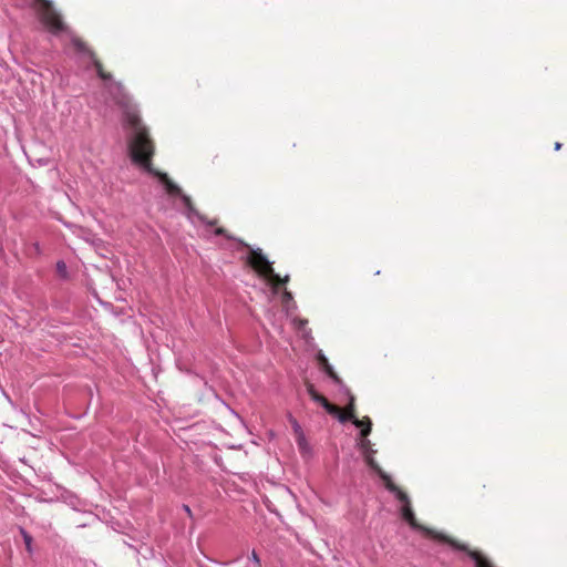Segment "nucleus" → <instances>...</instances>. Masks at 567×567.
Here are the masks:
<instances>
[{
	"instance_id": "nucleus-15",
	"label": "nucleus",
	"mask_w": 567,
	"mask_h": 567,
	"mask_svg": "<svg viewBox=\"0 0 567 567\" xmlns=\"http://www.w3.org/2000/svg\"><path fill=\"white\" fill-rule=\"evenodd\" d=\"M21 534L23 536V540H24L27 550L29 553H31L32 551V548H31L32 537L24 529H21Z\"/></svg>"
},
{
	"instance_id": "nucleus-2",
	"label": "nucleus",
	"mask_w": 567,
	"mask_h": 567,
	"mask_svg": "<svg viewBox=\"0 0 567 567\" xmlns=\"http://www.w3.org/2000/svg\"><path fill=\"white\" fill-rule=\"evenodd\" d=\"M249 262L250 269L255 270L257 275L270 286L271 295H276L278 292V286L280 284H286L289 280L288 275L281 278L275 272L272 262L267 259L260 248H252L250 246Z\"/></svg>"
},
{
	"instance_id": "nucleus-16",
	"label": "nucleus",
	"mask_w": 567,
	"mask_h": 567,
	"mask_svg": "<svg viewBox=\"0 0 567 567\" xmlns=\"http://www.w3.org/2000/svg\"><path fill=\"white\" fill-rule=\"evenodd\" d=\"M56 270L61 276L66 275V265L64 261H58L56 264Z\"/></svg>"
},
{
	"instance_id": "nucleus-23",
	"label": "nucleus",
	"mask_w": 567,
	"mask_h": 567,
	"mask_svg": "<svg viewBox=\"0 0 567 567\" xmlns=\"http://www.w3.org/2000/svg\"><path fill=\"white\" fill-rule=\"evenodd\" d=\"M209 225H215L216 224V220H212V221H208Z\"/></svg>"
},
{
	"instance_id": "nucleus-5",
	"label": "nucleus",
	"mask_w": 567,
	"mask_h": 567,
	"mask_svg": "<svg viewBox=\"0 0 567 567\" xmlns=\"http://www.w3.org/2000/svg\"><path fill=\"white\" fill-rule=\"evenodd\" d=\"M73 45L74 48L79 51V52H82V53H85L90 56V59L92 60L95 69H96V72L99 74V76L103 80H111L112 78V74L110 72H106L104 70V66L102 64V62L100 61V59L96 56L95 52L92 51L87 43L85 41H83L82 39H74L73 40Z\"/></svg>"
},
{
	"instance_id": "nucleus-4",
	"label": "nucleus",
	"mask_w": 567,
	"mask_h": 567,
	"mask_svg": "<svg viewBox=\"0 0 567 567\" xmlns=\"http://www.w3.org/2000/svg\"><path fill=\"white\" fill-rule=\"evenodd\" d=\"M386 489L394 494L396 499L403 504L401 509L402 517L413 529L423 530L429 535L433 534L430 529L417 524L414 513L411 508L410 498L404 492H402L394 483L386 484Z\"/></svg>"
},
{
	"instance_id": "nucleus-8",
	"label": "nucleus",
	"mask_w": 567,
	"mask_h": 567,
	"mask_svg": "<svg viewBox=\"0 0 567 567\" xmlns=\"http://www.w3.org/2000/svg\"><path fill=\"white\" fill-rule=\"evenodd\" d=\"M307 392L310 398L315 402L319 403L328 413L333 414L334 412H338V409L330 404L323 395L319 394L312 384L307 385Z\"/></svg>"
},
{
	"instance_id": "nucleus-19",
	"label": "nucleus",
	"mask_w": 567,
	"mask_h": 567,
	"mask_svg": "<svg viewBox=\"0 0 567 567\" xmlns=\"http://www.w3.org/2000/svg\"><path fill=\"white\" fill-rule=\"evenodd\" d=\"M250 559H251V560H254V561H255V563H257V564H259V563H260V560H259V558H258V556H257V554H256V551H255V550H251V551H250Z\"/></svg>"
},
{
	"instance_id": "nucleus-21",
	"label": "nucleus",
	"mask_w": 567,
	"mask_h": 567,
	"mask_svg": "<svg viewBox=\"0 0 567 567\" xmlns=\"http://www.w3.org/2000/svg\"><path fill=\"white\" fill-rule=\"evenodd\" d=\"M561 148V143L556 142L555 143V151H559Z\"/></svg>"
},
{
	"instance_id": "nucleus-7",
	"label": "nucleus",
	"mask_w": 567,
	"mask_h": 567,
	"mask_svg": "<svg viewBox=\"0 0 567 567\" xmlns=\"http://www.w3.org/2000/svg\"><path fill=\"white\" fill-rule=\"evenodd\" d=\"M333 414H338V420L341 423H344L347 421H351L357 427H361L363 424V421H360L354 415V396L349 394V405L348 411L346 413H341L339 410L338 412H334Z\"/></svg>"
},
{
	"instance_id": "nucleus-24",
	"label": "nucleus",
	"mask_w": 567,
	"mask_h": 567,
	"mask_svg": "<svg viewBox=\"0 0 567 567\" xmlns=\"http://www.w3.org/2000/svg\"><path fill=\"white\" fill-rule=\"evenodd\" d=\"M244 260H245V264H246V265H248V256H246V257L244 258Z\"/></svg>"
},
{
	"instance_id": "nucleus-22",
	"label": "nucleus",
	"mask_w": 567,
	"mask_h": 567,
	"mask_svg": "<svg viewBox=\"0 0 567 567\" xmlns=\"http://www.w3.org/2000/svg\"><path fill=\"white\" fill-rule=\"evenodd\" d=\"M217 235H220L224 233V229L223 228H217L216 231H215Z\"/></svg>"
},
{
	"instance_id": "nucleus-12",
	"label": "nucleus",
	"mask_w": 567,
	"mask_h": 567,
	"mask_svg": "<svg viewBox=\"0 0 567 567\" xmlns=\"http://www.w3.org/2000/svg\"><path fill=\"white\" fill-rule=\"evenodd\" d=\"M288 420H289V423L291 424V427L293 430V433H295V436H299V435H302L305 434L301 425L299 424V422L292 416V414H288Z\"/></svg>"
},
{
	"instance_id": "nucleus-6",
	"label": "nucleus",
	"mask_w": 567,
	"mask_h": 567,
	"mask_svg": "<svg viewBox=\"0 0 567 567\" xmlns=\"http://www.w3.org/2000/svg\"><path fill=\"white\" fill-rule=\"evenodd\" d=\"M435 538H439L441 540H444L449 543L453 548L458 550L467 551L468 556L474 560L475 567H492L482 556L480 553L470 550L465 545L457 544L456 542L446 538L443 535H434Z\"/></svg>"
},
{
	"instance_id": "nucleus-10",
	"label": "nucleus",
	"mask_w": 567,
	"mask_h": 567,
	"mask_svg": "<svg viewBox=\"0 0 567 567\" xmlns=\"http://www.w3.org/2000/svg\"><path fill=\"white\" fill-rule=\"evenodd\" d=\"M364 457L369 467L379 474L380 478L384 482L385 485L389 483H393L390 475L384 473L379 466V464L375 462V460L373 458V454L365 455Z\"/></svg>"
},
{
	"instance_id": "nucleus-20",
	"label": "nucleus",
	"mask_w": 567,
	"mask_h": 567,
	"mask_svg": "<svg viewBox=\"0 0 567 567\" xmlns=\"http://www.w3.org/2000/svg\"><path fill=\"white\" fill-rule=\"evenodd\" d=\"M183 508L185 509V512H186L189 516H192V511H190V508H189L187 505H184V506H183Z\"/></svg>"
},
{
	"instance_id": "nucleus-18",
	"label": "nucleus",
	"mask_w": 567,
	"mask_h": 567,
	"mask_svg": "<svg viewBox=\"0 0 567 567\" xmlns=\"http://www.w3.org/2000/svg\"><path fill=\"white\" fill-rule=\"evenodd\" d=\"M318 360L321 363V365L328 363V359L321 352L318 354Z\"/></svg>"
},
{
	"instance_id": "nucleus-17",
	"label": "nucleus",
	"mask_w": 567,
	"mask_h": 567,
	"mask_svg": "<svg viewBox=\"0 0 567 567\" xmlns=\"http://www.w3.org/2000/svg\"><path fill=\"white\" fill-rule=\"evenodd\" d=\"M282 298H284L285 302H288V301L292 300V295L290 291L285 290Z\"/></svg>"
},
{
	"instance_id": "nucleus-14",
	"label": "nucleus",
	"mask_w": 567,
	"mask_h": 567,
	"mask_svg": "<svg viewBox=\"0 0 567 567\" xmlns=\"http://www.w3.org/2000/svg\"><path fill=\"white\" fill-rule=\"evenodd\" d=\"M362 421H363V424L360 427L361 429L360 434L362 437H367L371 433L372 422H371L370 417H368V416H365Z\"/></svg>"
},
{
	"instance_id": "nucleus-9",
	"label": "nucleus",
	"mask_w": 567,
	"mask_h": 567,
	"mask_svg": "<svg viewBox=\"0 0 567 567\" xmlns=\"http://www.w3.org/2000/svg\"><path fill=\"white\" fill-rule=\"evenodd\" d=\"M296 443L302 460L306 462L310 461L313 457V449L308 442L306 434L297 436Z\"/></svg>"
},
{
	"instance_id": "nucleus-1",
	"label": "nucleus",
	"mask_w": 567,
	"mask_h": 567,
	"mask_svg": "<svg viewBox=\"0 0 567 567\" xmlns=\"http://www.w3.org/2000/svg\"><path fill=\"white\" fill-rule=\"evenodd\" d=\"M116 104L123 111L124 126L132 131V137L128 142L131 158L134 163L142 166L146 172L158 177L169 196H179L187 209L195 212L193 200L188 195L182 193V189L168 177L166 173L157 172L152 165V158L155 153V145L150 137L148 131L142 123L140 112L132 99L121 93L115 97Z\"/></svg>"
},
{
	"instance_id": "nucleus-11",
	"label": "nucleus",
	"mask_w": 567,
	"mask_h": 567,
	"mask_svg": "<svg viewBox=\"0 0 567 567\" xmlns=\"http://www.w3.org/2000/svg\"><path fill=\"white\" fill-rule=\"evenodd\" d=\"M324 372L328 374V377L338 385L342 384L341 379L337 375V373L333 371V368L328 363L322 365Z\"/></svg>"
},
{
	"instance_id": "nucleus-13",
	"label": "nucleus",
	"mask_w": 567,
	"mask_h": 567,
	"mask_svg": "<svg viewBox=\"0 0 567 567\" xmlns=\"http://www.w3.org/2000/svg\"><path fill=\"white\" fill-rule=\"evenodd\" d=\"M360 450L362 451L363 455L374 454L375 451L371 449V442L367 437H362V440L359 443Z\"/></svg>"
},
{
	"instance_id": "nucleus-3",
	"label": "nucleus",
	"mask_w": 567,
	"mask_h": 567,
	"mask_svg": "<svg viewBox=\"0 0 567 567\" xmlns=\"http://www.w3.org/2000/svg\"><path fill=\"white\" fill-rule=\"evenodd\" d=\"M33 9L37 12V16L40 22L51 32V33H60L64 31L65 24L60 16V13L53 7L51 0H33L32 4Z\"/></svg>"
}]
</instances>
